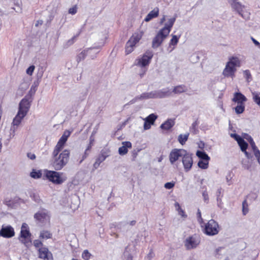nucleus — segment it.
Wrapping results in <instances>:
<instances>
[{
    "instance_id": "f257e3e1",
    "label": "nucleus",
    "mask_w": 260,
    "mask_h": 260,
    "mask_svg": "<svg viewBox=\"0 0 260 260\" xmlns=\"http://www.w3.org/2000/svg\"><path fill=\"white\" fill-rule=\"evenodd\" d=\"M176 20V18L173 17L168 19L163 28L159 30L152 42V47L154 49L161 45L164 40L167 37L171 31Z\"/></svg>"
},
{
    "instance_id": "f03ea898",
    "label": "nucleus",
    "mask_w": 260,
    "mask_h": 260,
    "mask_svg": "<svg viewBox=\"0 0 260 260\" xmlns=\"http://www.w3.org/2000/svg\"><path fill=\"white\" fill-rule=\"evenodd\" d=\"M241 64V60L238 56H232L230 57L222 71V75L225 78L233 79L235 77L237 68H240Z\"/></svg>"
},
{
    "instance_id": "7ed1b4c3",
    "label": "nucleus",
    "mask_w": 260,
    "mask_h": 260,
    "mask_svg": "<svg viewBox=\"0 0 260 260\" xmlns=\"http://www.w3.org/2000/svg\"><path fill=\"white\" fill-rule=\"evenodd\" d=\"M70 153V151L68 149L64 150L59 154L56 155L52 153V167L57 171L61 170L68 163Z\"/></svg>"
},
{
    "instance_id": "20e7f679",
    "label": "nucleus",
    "mask_w": 260,
    "mask_h": 260,
    "mask_svg": "<svg viewBox=\"0 0 260 260\" xmlns=\"http://www.w3.org/2000/svg\"><path fill=\"white\" fill-rule=\"evenodd\" d=\"M143 35L144 31L141 30L136 31L132 35L125 44V53L126 55L130 54L134 50L136 45L141 40Z\"/></svg>"
},
{
    "instance_id": "39448f33",
    "label": "nucleus",
    "mask_w": 260,
    "mask_h": 260,
    "mask_svg": "<svg viewBox=\"0 0 260 260\" xmlns=\"http://www.w3.org/2000/svg\"><path fill=\"white\" fill-rule=\"evenodd\" d=\"M171 91L168 88L144 92L136 97L137 100H147L149 99L164 98L170 95Z\"/></svg>"
},
{
    "instance_id": "423d86ee",
    "label": "nucleus",
    "mask_w": 260,
    "mask_h": 260,
    "mask_svg": "<svg viewBox=\"0 0 260 260\" xmlns=\"http://www.w3.org/2000/svg\"><path fill=\"white\" fill-rule=\"evenodd\" d=\"M45 176L50 181L56 184H60L67 179L63 173L53 171H46Z\"/></svg>"
},
{
    "instance_id": "0eeeda50",
    "label": "nucleus",
    "mask_w": 260,
    "mask_h": 260,
    "mask_svg": "<svg viewBox=\"0 0 260 260\" xmlns=\"http://www.w3.org/2000/svg\"><path fill=\"white\" fill-rule=\"evenodd\" d=\"M152 57V53L150 51H147L142 56L139 57L135 60L134 65L142 69L143 73L140 74L141 76H143L146 71V67L149 65Z\"/></svg>"
},
{
    "instance_id": "6e6552de",
    "label": "nucleus",
    "mask_w": 260,
    "mask_h": 260,
    "mask_svg": "<svg viewBox=\"0 0 260 260\" xmlns=\"http://www.w3.org/2000/svg\"><path fill=\"white\" fill-rule=\"evenodd\" d=\"M202 231L206 235L213 236L218 234L220 227L217 222L213 219H210L204 224Z\"/></svg>"
},
{
    "instance_id": "1a4fd4ad",
    "label": "nucleus",
    "mask_w": 260,
    "mask_h": 260,
    "mask_svg": "<svg viewBox=\"0 0 260 260\" xmlns=\"http://www.w3.org/2000/svg\"><path fill=\"white\" fill-rule=\"evenodd\" d=\"M231 7L242 17L247 19L249 18L250 13L245 10V6L242 5L238 0H232L231 3Z\"/></svg>"
},
{
    "instance_id": "9d476101",
    "label": "nucleus",
    "mask_w": 260,
    "mask_h": 260,
    "mask_svg": "<svg viewBox=\"0 0 260 260\" xmlns=\"http://www.w3.org/2000/svg\"><path fill=\"white\" fill-rule=\"evenodd\" d=\"M30 238V233L29 231L28 226L26 223H23L21 226L20 236L19 239L21 243L26 246H28L31 243Z\"/></svg>"
},
{
    "instance_id": "9b49d317",
    "label": "nucleus",
    "mask_w": 260,
    "mask_h": 260,
    "mask_svg": "<svg viewBox=\"0 0 260 260\" xmlns=\"http://www.w3.org/2000/svg\"><path fill=\"white\" fill-rule=\"evenodd\" d=\"M71 132L68 130H66L64 132L63 135L58 140L52 152L54 155H56V154H58L61 150L63 148L68 138L71 135Z\"/></svg>"
},
{
    "instance_id": "f8f14e48",
    "label": "nucleus",
    "mask_w": 260,
    "mask_h": 260,
    "mask_svg": "<svg viewBox=\"0 0 260 260\" xmlns=\"http://www.w3.org/2000/svg\"><path fill=\"white\" fill-rule=\"evenodd\" d=\"M71 132L68 130H66L64 132L63 135L58 140L52 152L54 155H56V154H58L61 150L63 148L68 138L71 135Z\"/></svg>"
},
{
    "instance_id": "ddd939ff",
    "label": "nucleus",
    "mask_w": 260,
    "mask_h": 260,
    "mask_svg": "<svg viewBox=\"0 0 260 260\" xmlns=\"http://www.w3.org/2000/svg\"><path fill=\"white\" fill-rule=\"evenodd\" d=\"M200 243L198 235L194 234L187 237L184 241V246L186 249L191 250L196 248Z\"/></svg>"
},
{
    "instance_id": "4468645a",
    "label": "nucleus",
    "mask_w": 260,
    "mask_h": 260,
    "mask_svg": "<svg viewBox=\"0 0 260 260\" xmlns=\"http://www.w3.org/2000/svg\"><path fill=\"white\" fill-rule=\"evenodd\" d=\"M186 150L183 149L175 148L171 150L169 154V160L171 165H174L180 157L182 158L186 153Z\"/></svg>"
},
{
    "instance_id": "2eb2a0df",
    "label": "nucleus",
    "mask_w": 260,
    "mask_h": 260,
    "mask_svg": "<svg viewBox=\"0 0 260 260\" xmlns=\"http://www.w3.org/2000/svg\"><path fill=\"white\" fill-rule=\"evenodd\" d=\"M25 116V115H23L19 113H17V115L13 119V122L12 123V126L10 128L9 136L10 139L13 138L14 137L15 135V131L21 123L22 120Z\"/></svg>"
},
{
    "instance_id": "dca6fc26",
    "label": "nucleus",
    "mask_w": 260,
    "mask_h": 260,
    "mask_svg": "<svg viewBox=\"0 0 260 260\" xmlns=\"http://www.w3.org/2000/svg\"><path fill=\"white\" fill-rule=\"evenodd\" d=\"M35 219L42 224H47L50 222V215L46 210L38 211L34 215Z\"/></svg>"
},
{
    "instance_id": "f3484780",
    "label": "nucleus",
    "mask_w": 260,
    "mask_h": 260,
    "mask_svg": "<svg viewBox=\"0 0 260 260\" xmlns=\"http://www.w3.org/2000/svg\"><path fill=\"white\" fill-rule=\"evenodd\" d=\"M182 162L184 171L186 172L189 171L193 165V159L191 154L186 151V153L182 158Z\"/></svg>"
},
{
    "instance_id": "a211bd4d",
    "label": "nucleus",
    "mask_w": 260,
    "mask_h": 260,
    "mask_svg": "<svg viewBox=\"0 0 260 260\" xmlns=\"http://www.w3.org/2000/svg\"><path fill=\"white\" fill-rule=\"evenodd\" d=\"M30 102L26 97L23 98L19 103L18 113L26 116L30 108Z\"/></svg>"
},
{
    "instance_id": "6ab92c4d",
    "label": "nucleus",
    "mask_w": 260,
    "mask_h": 260,
    "mask_svg": "<svg viewBox=\"0 0 260 260\" xmlns=\"http://www.w3.org/2000/svg\"><path fill=\"white\" fill-rule=\"evenodd\" d=\"M15 235L14 228L10 225H3L0 230V236L5 238H12Z\"/></svg>"
},
{
    "instance_id": "aec40b11",
    "label": "nucleus",
    "mask_w": 260,
    "mask_h": 260,
    "mask_svg": "<svg viewBox=\"0 0 260 260\" xmlns=\"http://www.w3.org/2000/svg\"><path fill=\"white\" fill-rule=\"evenodd\" d=\"M39 257L44 260H53L52 254L48 249L43 247L39 249Z\"/></svg>"
},
{
    "instance_id": "412c9836",
    "label": "nucleus",
    "mask_w": 260,
    "mask_h": 260,
    "mask_svg": "<svg viewBox=\"0 0 260 260\" xmlns=\"http://www.w3.org/2000/svg\"><path fill=\"white\" fill-rule=\"evenodd\" d=\"M157 116L154 114H151L144 120L145 121L144 128L145 130L150 128L151 126L154 124V121L157 119Z\"/></svg>"
},
{
    "instance_id": "4be33fe9",
    "label": "nucleus",
    "mask_w": 260,
    "mask_h": 260,
    "mask_svg": "<svg viewBox=\"0 0 260 260\" xmlns=\"http://www.w3.org/2000/svg\"><path fill=\"white\" fill-rule=\"evenodd\" d=\"M99 48H92V49H88L86 50H84L83 51H82L77 57V61L79 62L81 60H83L85 58V56L88 54H91L92 53H98L99 52V51H97L96 50Z\"/></svg>"
},
{
    "instance_id": "5701e85b",
    "label": "nucleus",
    "mask_w": 260,
    "mask_h": 260,
    "mask_svg": "<svg viewBox=\"0 0 260 260\" xmlns=\"http://www.w3.org/2000/svg\"><path fill=\"white\" fill-rule=\"evenodd\" d=\"M159 13V9L158 7L154 8L152 10L149 12V13L146 15L144 19L145 22H149L154 18H157Z\"/></svg>"
},
{
    "instance_id": "b1692460",
    "label": "nucleus",
    "mask_w": 260,
    "mask_h": 260,
    "mask_svg": "<svg viewBox=\"0 0 260 260\" xmlns=\"http://www.w3.org/2000/svg\"><path fill=\"white\" fill-rule=\"evenodd\" d=\"M246 100V98L240 92L235 93L233 99V101L238 104H244Z\"/></svg>"
},
{
    "instance_id": "393cba45",
    "label": "nucleus",
    "mask_w": 260,
    "mask_h": 260,
    "mask_svg": "<svg viewBox=\"0 0 260 260\" xmlns=\"http://www.w3.org/2000/svg\"><path fill=\"white\" fill-rule=\"evenodd\" d=\"M132 147V144L130 142L126 141L122 142V146L119 148L118 152L121 155H125L127 153L128 148Z\"/></svg>"
},
{
    "instance_id": "a878e982",
    "label": "nucleus",
    "mask_w": 260,
    "mask_h": 260,
    "mask_svg": "<svg viewBox=\"0 0 260 260\" xmlns=\"http://www.w3.org/2000/svg\"><path fill=\"white\" fill-rule=\"evenodd\" d=\"M174 121L170 119L161 124L160 127L162 129L169 130L174 126Z\"/></svg>"
},
{
    "instance_id": "bb28decb",
    "label": "nucleus",
    "mask_w": 260,
    "mask_h": 260,
    "mask_svg": "<svg viewBox=\"0 0 260 260\" xmlns=\"http://www.w3.org/2000/svg\"><path fill=\"white\" fill-rule=\"evenodd\" d=\"M174 206L176 210L178 212V214L181 216L182 217L184 218H186L187 217V215L185 213L184 210H183L179 204L178 202H176L174 204Z\"/></svg>"
},
{
    "instance_id": "cd10ccee",
    "label": "nucleus",
    "mask_w": 260,
    "mask_h": 260,
    "mask_svg": "<svg viewBox=\"0 0 260 260\" xmlns=\"http://www.w3.org/2000/svg\"><path fill=\"white\" fill-rule=\"evenodd\" d=\"M109 151L108 150H102L97 159L99 160V161L102 162L109 156Z\"/></svg>"
},
{
    "instance_id": "c85d7f7f",
    "label": "nucleus",
    "mask_w": 260,
    "mask_h": 260,
    "mask_svg": "<svg viewBox=\"0 0 260 260\" xmlns=\"http://www.w3.org/2000/svg\"><path fill=\"white\" fill-rule=\"evenodd\" d=\"M42 171L33 169L30 173V176L34 179H39L42 177Z\"/></svg>"
},
{
    "instance_id": "c756f323",
    "label": "nucleus",
    "mask_w": 260,
    "mask_h": 260,
    "mask_svg": "<svg viewBox=\"0 0 260 260\" xmlns=\"http://www.w3.org/2000/svg\"><path fill=\"white\" fill-rule=\"evenodd\" d=\"M187 90L186 87L184 85H178L174 87L173 91L175 93H181L186 91Z\"/></svg>"
},
{
    "instance_id": "7c9ffc66",
    "label": "nucleus",
    "mask_w": 260,
    "mask_h": 260,
    "mask_svg": "<svg viewBox=\"0 0 260 260\" xmlns=\"http://www.w3.org/2000/svg\"><path fill=\"white\" fill-rule=\"evenodd\" d=\"M189 135V133H186L184 135L180 134L178 137V141L181 145H183L188 140Z\"/></svg>"
},
{
    "instance_id": "2f4dec72",
    "label": "nucleus",
    "mask_w": 260,
    "mask_h": 260,
    "mask_svg": "<svg viewBox=\"0 0 260 260\" xmlns=\"http://www.w3.org/2000/svg\"><path fill=\"white\" fill-rule=\"evenodd\" d=\"M197 156L201 159V160H209V156L205 152L201 151H198L196 153Z\"/></svg>"
},
{
    "instance_id": "473e14b6",
    "label": "nucleus",
    "mask_w": 260,
    "mask_h": 260,
    "mask_svg": "<svg viewBox=\"0 0 260 260\" xmlns=\"http://www.w3.org/2000/svg\"><path fill=\"white\" fill-rule=\"evenodd\" d=\"M243 76L244 78L246 79V81L249 83L252 80V75L251 73L249 70H246L243 71Z\"/></svg>"
},
{
    "instance_id": "72a5a7b5",
    "label": "nucleus",
    "mask_w": 260,
    "mask_h": 260,
    "mask_svg": "<svg viewBox=\"0 0 260 260\" xmlns=\"http://www.w3.org/2000/svg\"><path fill=\"white\" fill-rule=\"evenodd\" d=\"M209 160H200L198 165L199 168L202 169H206L208 167Z\"/></svg>"
},
{
    "instance_id": "f704fd0d",
    "label": "nucleus",
    "mask_w": 260,
    "mask_h": 260,
    "mask_svg": "<svg viewBox=\"0 0 260 260\" xmlns=\"http://www.w3.org/2000/svg\"><path fill=\"white\" fill-rule=\"evenodd\" d=\"M202 188L204 189L202 191L203 200L206 203L208 204L209 203V198L207 190V188L206 186H203L202 187Z\"/></svg>"
},
{
    "instance_id": "c9c22d12",
    "label": "nucleus",
    "mask_w": 260,
    "mask_h": 260,
    "mask_svg": "<svg viewBox=\"0 0 260 260\" xmlns=\"http://www.w3.org/2000/svg\"><path fill=\"white\" fill-rule=\"evenodd\" d=\"M252 95L254 102L260 107V93L257 92H252Z\"/></svg>"
},
{
    "instance_id": "e433bc0d",
    "label": "nucleus",
    "mask_w": 260,
    "mask_h": 260,
    "mask_svg": "<svg viewBox=\"0 0 260 260\" xmlns=\"http://www.w3.org/2000/svg\"><path fill=\"white\" fill-rule=\"evenodd\" d=\"M238 145L240 147L242 151H245L248 147V144L242 138L238 142Z\"/></svg>"
},
{
    "instance_id": "4c0bfd02",
    "label": "nucleus",
    "mask_w": 260,
    "mask_h": 260,
    "mask_svg": "<svg viewBox=\"0 0 260 260\" xmlns=\"http://www.w3.org/2000/svg\"><path fill=\"white\" fill-rule=\"evenodd\" d=\"M52 234L48 231H42L40 233V237L42 239H49L51 238Z\"/></svg>"
},
{
    "instance_id": "58836bf2",
    "label": "nucleus",
    "mask_w": 260,
    "mask_h": 260,
    "mask_svg": "<svg viewBox=\"0 0 260 260\" xmlns=\"http://www.w3.org/2000/svg\"><path fill=\"white\" fill-rule=\"evenodd\" d=\"M245 109L244 104H238L236 107H235V112L237 114L242 113Z\"/></svg>"
},
{
    "instance_id": "ea45409f",
    "label": "nucleus",
    "mask_w": 260,
    "mask_h": 260,
    "mask_svg": "<svg viewBox=\"0 0 260 260\" xmlns=\"http://www.w3.org/2000/svg\"><path fill=\"white\" fill-rule=\"evenodd\" d=\"M180 36H177L176 35H173L172 38L170 42V46L173 45L175 46L177 44Z\"/></svg>"
},
{
    "instance_id": "a19ab883",
    "label": "nucleus",
    "mask_w": 260,
    "mask_h": 260,
    "mask_svg": "<svg viewBox=\"0 0 260 260\" xmlns=\"http://www.w3.org/2000/svg\"><path fill=\"white\" fill-rule=\"evenodd\" d=\"M242 212L244 215L248 212V204L246 200L242 203Z\"/></svg>"
},
{
    "instance_id": "79ce46f5",
    "label": "nucleus",
    "mask_w": 260,
    "mask_h": 260,
    "mask_svg": "<svg viewBox=\"0 0 260 260\" xmlns=\"http://www.w3.org/2000/svg\"><path fill=\"white\" fill-rule=\"evenodd\" d=\"M91 256V254L87 250H84L82 254V258L84 260H89Z\"/></svg>"
},
{
    "instance_id": "37998d69",
    "label": "nucleus",
    "mask_w": 260,
    "mask_h": 260,
    "mask_svg": "<svg viewBox=\"0 0 260 260\" xmlns=\"http://www.w3.org/2000/svg\"><path fill=\"white\" fill-rule=\"evenodd\" d=\"M38 85V84H36L35 83L33 85H32L29 90V93L31 95H33L35 93L37 89Z\"/></svg>"
},
{
    "instance_id": "c03bdc74",
    "label": "nucleus",
    "mask_w": 260,
    "mask_h": 260,
    "mask_svg": "<svg viewBox=\"0 0 260 260\" xmlns=\"http://www.w3.org/2000/svg\"><path fill=\"white\" fill-rule=\"evenodd\" d=\"M35 69V67L34 65L30 66L27 70H26V73L28 75H32L34 70Z\"/></svg>"
},
{
    "instance_id": "a18cd8bd",
    "label": "nucleus",
    "mask_w": 260,
    "mask_h": 260,
    "mask_svg": "<svg viewBox=\"0 0 260 260\" xmlns=\"http://www.w3.org/2000/svg\"><path fill=\"white\" fill-rule=\"evenodd\" d=\"M230 136L232 138H234L237 143L242 139L241 136L236 134H231Z\"/></svg>"
},
{
    "instance_id": "49530a36",
    "label": "nucleus",
    "mask_w": 260,
    "mask_h": 260,
    "mask_svg": "<svg viewBox=\"0 0 260 260\" xmlns=\"http://www.w3.org/2000/svg\"><path fill=\"white\" fill-rule=\"evenodd\" d=\"M89 153L84 151V153L82 155L81 158L78 160L79 164H81L82 161L88 156Z\"/></svg>"
},
{
    "instance_id": "de8ad7c7",
    "label": "nucleus",
    "mask_w": 260,
    "mask_h": 260,
    "mask_svg": "<svg viewBox=\"0 0 260 260\" xmlns=\"http://www.w3.org/2000/svg\"><path fill=\"white\" fill-rule=\"evenodd\" d=\"M250 144L252 147V149L253 150V151H254L255 150H258V149L257 148V147H256V146L255 145V144L254 142V141L253 140V139L250 137Z\"/></svg>"
},
{
    "instance_id": "09e8293b",
    "label": "nucleus",
    "mask_w": 260,
    "mask_h": 260,
    "mask_svg": "<svg viewBox=\"0 0 260 260\" xmlns=\"http://www.w3.org/2000/svg\"><path fill=\"white\" fill-rule=\"evenodd\" d=\"M77 12V6H74V7L71 8L69 10V13L72 15L75 14Z\"/></svg>"
},
{
    "instance_id": "8fccbe9b",
    "label": "nucleus",
    "mask_w": 260,
    "mask_h": 260,
    "mask_svg": "<svg viewBox=\"0 0 260 260\" xmlns=\"http://www.w3.org/2000/svg\"><path fill=\"white\" fill-rule=\"evenodd\" d=\"M124 257L125 260H133L132 255L126 251V249L124 252Z\"/></svg>"
},
{
    "instance_id": "3c124183",
    "label": "nucleus",
    "mask_w": 260,
    "mask_h": 260,
    "mask_svg": "<svg viewBox=\"0 0 260 260\" xmlns=\"http://www.w3.org/2000/svg\"><path fill=\"white\" fill-rule=\"evenodd\" d=\"M255 157H256L258 164H260V151L258 149L253 151Z\"/></svg>"
},
{
    "instance_id": "603ef678",
    "label": "nucleus",
    "mask_w": 260,
    "mask_h": 260,
    "mask_svg": "<svg viewBox=\"0 0 260 260\" xmlns=\"http://www.w3.org/2000/svg\"><path fill=\"white\" fill-rule=\"evenodd\" d=\"M216 200L218 207L222 209L223 208V203L222 202L221 197L217 198Z\"/></svg>"
},
{
    "instance_id": "864d4df0",
    "label": "nucleus",
    "mask_w": 260,
    "mask_h": 260,
    "mask_svg": "<svg viewBox=\"0 0 260 260\" xmlns=\"http://www.w3.org/2000/svg\"><path fill=\"white\" fill-rule=\"evenodd\" d=\"M174 185H175L174 183H173V182H167V183H165V187L166 189H170L172 188L174 186Z\"/></svg>"
},
{
    "instance_id": "5fc2aeb1",
    "label": "nucleus",
    "mask_w": 260,
    "mask_h": 260,
    "mask_svg": "<svg viewBox=\"0 0 260 260\" xmlns=\"http://www.w3.org/2000/svg\"><path fill=\"white\" fill-rule=\"evenodd\" d=\"M75 38H76V37L74 36L72 38H71V39L69 40L68 41V42L66 43V45L67 47H68V46L72 45L74 43V42H75Z\"/></svg>"
},
{
    "instance_id": "6e6d98bb",
    "label": "nucleus",
    "mask_w": 260,
    "mask_h": 260,
    "mask_svg": "<svg viewBox=\"0 0 260 260\" xmlns=\"http://www.w3.org/2000/svg\"><path fill=\"white\" fill-rule=\"evenodd\" d=\"M34 245L36 247H40L42 246V243L39 240H35L34 241Z\"/></svg>"
},
{
    "instance_id": "4d7b16f0",
    "label": "nucleus",
    "mask_w": 260,
    "mask_h": 260,
    "mask_svg": "<svg viewBox=\"0 0 260 260\" xmlns=\"http://www.w3.org/2000/svg\"><path fill=\"white\" fill-rule=\"evenodd\" d=\"M44 71H45V69H44L43 67H40L38 70V76L40 77H42Z\"/></svg>"
},
{
    "instance_id": "13d9d810",
    "label": "nucleus",
    "mask_w": 260,
    "mask_h": 260,
    "mask_svg": "<svg viewBox=\"0 0 260 260\" xmlns=\"http://www.w3.org/2000/svg\"><path fill=\"white\" fill-rule=\"evenodd\" d=\"M198 221L200 224L201 227L203 229L204 226V224H205L206 223H204L202 217L198 218Z\"/></svg>"
},
{
    "instance_id": "bf43d9fd",
    "label": "nucleus",
    "mask_w": 260,
    "mask_h": 260,
    "mask_svg": "<svg viewBox=\"0 0 260 260\" xmlns=\"http://www.w3.org/2000/svg\"><path fill=\"white\" fill-rule=\"evenodd\" d=\"M154 253L152 250L150 251L149 253L147 254L146 258L148 259V260H151V259L153 257Z\"/></svg>"
},
{
    "instance_id": "052dcab7",
    "label": "nucleus",
    "mask_w": 260,
    "mask_h": 260,
    "mask_svg": "<svg viewBox=\"0 0 260 260\" xmlns=\"http://www.w3.org/2000/svg\"><path fill=\"white\" fill-rule=\"evenodd\" d=\"M102 163V162L99 161V160H98L97 158L96 159V160L95 162L93 164V167L95 169H97L100 165V164Z\"/></svg>"
},
{
    "instance_id": "680f3d73",
    "label": "nucleus",
    "mask_w": 260,
    "mask_h": 260,
    "mask_svg": "<svg viewBox=\"0 0 260 260\" xmlns=\"http://www.w3.org/2000/svg\"><path fill=\"white\" fill-rule=\"evenodd\" d=\"M251 40L255 45L258 46L259 48L260 47V43L257 40H256L253 37H251Z\"/></svg>"
},
{
    "instance_id": "e2e57ef3",
    "label": "nucleus",
    "mask_w": 260,
    "mask_h": 260,
    "mask_svg": "<svg viewBox=\"0 0 260 260\" xmlns=\"http://www.w3.org/2000/svg\"><path fill=\"white\" fill-rule=\"evenodd\" d=\"M27 156L28 158H29L30 159H32V160L36 158V155L33 153H27Z\"/></svg>"
},
{
    "instance_id": "0e129e2a",
    "label": "nucleus",
    "mask_w": 260,
    "mask_h": 260,
    "mask_svg": "<svg viewBox=\"0 0 260 260\" xmlns=\"http://www.w3.org/2000/svg\"><path fill=\"white\" fill-rule=\"evenodd\" d=\"M221 188H219L217 189V191H216V198H218V197H221L220 196L221 195Z\"/></svg>"
},
{
    "instance_id": "69168bd1",
    "label": "nucleus",
    "mask_w": 260,
    "mask_h": 260,
    "mask_svg": "<svg viewBox=\"0 0 260 260\" xmlns=\"http://www.w3.org/2000/svg\"><path fill=\"white\" fill-rule=\"evenodd\" d=\"M92 146L93 145H92L91 144H89L87 148H86L85 152L89 153Z\"/></svg>"
},
{
    "instance_id": "338daca9",
    "label": "nucleus",
    "mask_w": 260,
    "mask_h": 260,
    "mask_svg": "<svg viewBox=\"0 0 260 260\" xmlns=\"http://www.w3.org/2000/svg\"><path fill=\"white\" fill-rule=\"evenodd\" d=\"M94 138L92 136V135L89 138V144H91L92 145H93V143H94Z\"/></svg>"
},
{
    "instance_id": "774afa93",
    "label": "nucleus",
    "mask_w": 260,
    "mask_h": 260,
    "mask_svg": "<svg viewBox=\"0 0 260 260\" xmlns=\"http://www.w3.org/2000/svg\"><path fill=\"white\" fill-rule=\"evenodd\" d=\"M243 152L244 153L247 158L249 159L251 157V154L249 153L248 152H247L246 150H245V151Z\"/></svg>"
}]
</instances>
